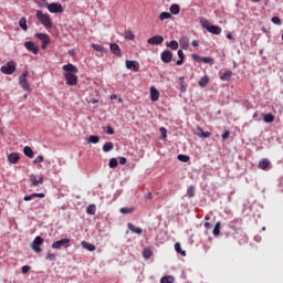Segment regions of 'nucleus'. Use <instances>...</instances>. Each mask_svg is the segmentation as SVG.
<instances>
[{
	"label": "nucleus",
	"mask_w": 283,
	"mask_h": 283,
	"mask_svg": "<svg viewBox=\"0 0 283 283\" xmlns=\"http://www.w3.org/2000/svg\"><path fill=\"white\" fill-rule=\"evenodd\" d=\"M151 255H153L151 249L145 248L143 251V258H145V260H149V258H151Z\"/></svg>",
	"instance_id": "obj_33"
},
{
	"label": "nucleus",
	"mask_w": 283,
	"mask_h": 283,
	"mask_svg": "<svg viewBox=\"0 0 283 283\" xmlns=\"http://www.w3.org/2000/svg\"><path fill=\"white\" fill-rule=\"evenodd\" d=\"M170 12H171V14H180V6L171 4L170 6Z\"/></svg>",
	"instance_id": "obj_34"
},
{
	"label": "nucleus",
	"mask_w": 283,
	"mask_h": 283,
	"mask_svg": "<svg viewBox=\"0 0 283 283\" xmlns=\"http://www.w3.org/2000/svg\"><path fill=\"white\" fill-rule=\"evenodd\" d=\"M212 233L213 235H220V222L216 223Z\"/></svg>",
	"instance_id": "obj_43"
},
{
	"label": "nucleus",
	"mask_w": 283,
	"mask_h": 283,
	"mask_svg": "<svg viewBox=\"0 0 283 283\" xmlns=\"http://www.w3.org/2000/svg\"><path fill=\"white\" fill-rule=\"evenodd\" d=\"M62 247H64V249H69V247H70V239L69 238H64V239H61L59 241H54L52 243V249H61Z\"/></svg>",
	"instance_id": "obj_9"
},
{
	"label": "nucleus",
	"mask_w": 283,
	"mask_h": 283,
	"mask_svg": "<svg viewBox=\"0 0 283 283\" xmlns=\"http://www.w3.org/2000/svg\"><path fill=\"white\" fill-rule=\"evenodd\" d=\"M180 92H187V85H185V77H179Z\"/></svg>",
	"instance_id": "obj_37"
},
{
	"label": "nucleus",
	"mask_w": 283,
	"mask_h": 283,
	"mask_svg": "<svg viewBox=\"0 0 283 283\" xmlns=\"http://www.w3.org/2000/svg\"><path fill=\"white\" fill-rule=\"evenodd\" d=\"M200 132H201V138H209L211 136L210 132H205L202 129H200Z\"/></svg>",
	"instance_id": "obj_49"
},
{
	"label": "nucleus",
	"mask_w": 283,
	"mask_h": 283,
	"mask_svg": "<svg viewBox=\"0 0 283 283\" xmlns=\"http://www.w3.org/2000/svg\"><path fill=\"white\" fill-rule=\"evenodd\" d=\"M106 134H108L109 136H112L114 134V128L112 126H107L106 127Z\"/></svg>",
	"instance_id": "obj_52"
},
{
	"label": "nucleus",
	"mask_w": 283,
	"mask_h": 283,
	"mask_svg": "<svg viewBox=\"0 0 283 283\" xmlns=\"http://www.w3.org/2000/svg\"><path fill=\"white\" fill-rule=\"evenodd\" d=\"M24 48L28 52H32V54H39V45L34 44L32 41L24 42Z\"/></svg>",
	"instance_id": "obj_10"
},
{
	"label": "nucleus",
	"mask_w": 283,
	"mask_h": 283,
	"mask_svg": "<svg viewBox=\"0 0 283 283\" xmlns=\"http://www.w3.org/2000/svg\"><path fill=\"white\" fill-rule=\"evenodd\" d=\"M86 213L88 216H95L96 214V205L92 203L86 208Z\"/></svg>",
	"instance_id": "obj_23"
},
{
	"label": "nucleus",
	"mask_w": 283,
	"mask_h": 283,
	"mask_svg": "<svg viewBox=\"0 0 283 283\" xmlns=\"http://www.w3.org/2000/svg\"><path fill=\"white\" fill-rule=\"evenodd\" d=\"M166 19H171V13L169 12H161L159 15L160 21H166Z\"/></svg>",
	"instance_id": "obj_38"
},
{
	"label": "nucleus",
	"mask_w": 283,
	"mask_h": 283,
	"mask_svg": "<svg viewBox=\"0 0 283 283\" xmlns=\"http://www.w3.org/2000/svg\"><path fill=\"white\" fill-rule=\"evenodd\" d=\"M0 72H2V74H14V72H17V62L14 61H10L8 63H6L4 65H2L0 67Z\"/></svg>",
	"instance_id": "obj_3"
},
{
	"label": "nucleus",
	"mask_w": 283,
	"mask_h": 283,
	"mask_svg": "<svg viewBox=\"0 0 283 283\" xmlns=\"http://www.w3.org/2000/svg\"><path fill=\"white\" fill-rule=\"evenodd\" d=\"M179 60L176 62V65H182V63H185V53L182 52V50H178L177 52Z\"/></svg>",
	"instance_id": "obj_24"
},
{
	"label": "nucleus",
	"mask_w": 283,
	"mask_h": 283,
	"mask_svg": "<svg viewBox=\"0 0 283 283\" xmlns=\"http://www.w3.org/2000/svg\"><path fill=\"white\" fill-rule=\"evenodd\" d=\"M202 63H206L208 65H213V57L206 56V57L202 59Z\"/></svg>",
	"instance_id": "obj_42"
},
{
	"label": "nucleus",
	"mask_w": 283,
	"mask_h": 283,
	"mask_svg": "<svg viewBox=\"0 0 283 283\" xmlns=\"http://www.w3.org/2000/svg\"><path fill=\"white\" fill-rule=\"evenodd\" d=\"M191 45H192V48H198V45H199L198 40H193L191 42Z\"/></svg>",
	"instance_id": "obj_57"
},
{
	"label": "nucleus",
	"mask_w": 283,
	"mask_h": 283,
	"mask_svg": "<svg viewBox=\"0 0 283 283\" xmlns=\"http://www.w3.org/2000/svg\"><path fill=\"white\" fill-rule=\"evenodd\" d=\"M19 85L24 90L25 92H31L30 83L28 82V71H24L20 77H19Z\"/></svg>",
	"instance_id": "obj_5"
},
{
	"label": "nucleus",
	"mask_w": 283,
	"mask_h": 283,
	"mask_svg": "<svg viewBox=\"0 0 283 283\" xmlns=\"http://www.w3.org/2000/svg\"><path fill=\"white\" fill-rule=\"evenodd\" d=\"M19 25L24 32L28 31V20L25 18L19 20Z\"/></svg>",
	"instance_id": "obj_29"
},
{
	"label": "nucleus",
	"mask_w": 283,
	"mask_h": 283,
	"mask_svg": "<svg viewBox=\"0 0 283 283\" xmlns=\"http://www.w3.org/2000/svg\"><path fill=\"white\" fill-rule=\"evenodd\" d=\"M108 166L111 169H116L118 167V159L116 158H111L108 161Z\"/></svg>",
	"instance_id": "obj_36"
},
{
	"label": "nucleus",
	"mask_w": 283,
	"mask_h": 283,
	"mask_svg": "<svg viewBox=\"0 0 283 283\" xmlns=\"http://www.w3.org/2000/svg\"><path fill=\"white\" fill-rule=\"evenodd\" d=\"M227 39H229L230 41H233L235 38H233V35L231 33H228L227 35Z\"/></svg>",
	"instance_id": "obj_59"
},
{
	"label": "nucleus",
	"mask_w": 283,
	"mask_h": 283,
	"mask_svg": "<svg viewBox=\"0 0 283 283\" xmlns=\"http://www.w3.org/2000/svg\"><path fill=\"white\" fill-rule=\"evenodd\" d=\"M120 213L127 214V213H134V208H120L119 209Z\"/></svg>",
	"instance_id": "obj_41"
},
{
	"label": "nucleus",
	"mask_w": 283,
	"mask_h": 283,
	"mask_svg": "<svg viewBox=\"0 0 283 283\" xmlns=\"http://www.w3.org/2000/svg\"><path fill=\"white\" fill-rule=\"evenodd\" d=\"M23 99H24V101L28 99V95H27V94L23 95Z\"/></svg>",
	"instance_id": "obj_63"
},
{
	"label": "nucleus",
	"mask_w": 283,
	"mask_h": 283,
	"mask_svg": "<svg viewBox=\"0 0 283 283\" xmlns=\"http://www.w3.org/2000/svg\"><path fill=\"white\" fill-rule=\"evenodd\" d=\"M35 38L42 41V50H46L48 45H50V35L45 33H35Z\"/></svg>",
	"instance_id": "obj_8"
},
{
	"label": "nucleus",
	"mask_w": 283,
	"mask_h": 283,
	"mask_svg": "<svg viewBox=\"0 0 283 283\" xmlns=\"http://www.w3.org/2000/svg\"><path fill=\"white\" fill-rule=\"evenodd\" d=\"M127 227L129 231H132V233H136L137 235L143 234V228H137L136 226H134V223H127Z\"/></svg>",
	"instance_id": "obj_18"
},
{
	"label": "nucleus",
	"mask_w": 283,
	"mask_h": 283,
	"mask_svg": "<svg viewBox=\"0 0 283 283\" xmlns=\"http://www.w3.org/2000/svg\"><path fill=\"white\" fill-rule=\"evenodd\" d=\"M202 28L210 32V34H222V28L211 24L209 20L202 22Z\"/></svg>",
	"instance_id": "obj_4"
},
{
	"label": "nucleus",
	"mask_w": 283,
	"mask_h": 283,
	"mask_svg": "<svg viewBox=\"0 0 283 283\" xmlns=\"http://www.w3.org/2000/svg\"><path fill=\"white\" fill-rule=\"evenodd\" d=\"M43 176H41L39 179H38V187H39V185H43Z\"/></svg>",
	"instance_id": "obj_58"
},
{
	"label": "nucleus",
	"mask_w": 283,
	"mask_h": 283,
	"mask_svg": "<svg viewBox=\"0 0 283 283\" xmlns=\"http://www.w3.org/2000/svg\"><path fill=\"white\" fill-rule=\"evenodd\" d=\"M20 158L21 156H19V153H11L8 155V160L11 163V165H17Z\"/></svg>",
	"instance_id": "obj_17"
},
{
	"label": "nucleus",
	"mask_w": 283,
	"mask_h": 283,
	"mask_svg": "<svg viewBox=\"0 0 283 283\" xmlns=\"http://www.w3.org/2000/svg\"><path fill=\"white\" fill-rule=\"evenodd\" d=\"M252 3H260L261 0H250Z\"/></svg>",
	"instance_id": "obj_62"
},
{
	"label": "nucleus",
	"mask_w": 283,
	"mask_h": 283,
	"mask_svg": "<svg viewBox=\"0 0 283 283\" xmlns=\"http://www.w3.org/2000/svg\"><path fill=\"white\" fill-rule=\"evenodd\" d=\"M36 18L39 19L40 23L46 28V30L52 28V20L50 19V15L43 13V11H36Z\"/></svg>",
	"instance_id": "obj_2"
},
{
	"label": "nucleus",
	"mask_w": 283,
	"mask_h": 283,
	"mask_svg": "<svg viewBox=\"0 0 283 283\" xmlns=\"http://www.w3.org/2000/svg\"><path fill=\"white\" fill-rule=\"evenodd\" d=\"M205 228H206V229H211V223L206 222V223H205Z\"/></svg>",
	"instance_id": "obj_60"
},
{
	"label": "nucleus",
	"mask_w": 283,
	"mask_h": 283,
	"mask_svg": "<svg viewBox=\"0 0 283 283\" xmlns=\"http://www.w3.org/2000/svg\"><path fill=\"white\" fill-rule=\"evenodd\" d=\"M118 103H123V98H119V99H118Z\"/></svg>",
	"instance_id": "obj_64"
},
{
	"label": "nucleus",
	"mask_w": 283,
	"mask_h": 283,
	"mask_svg": "<svg viewBox=\"0 0 283 283\" xmlns=\"http://www.w3.org/2000/svg\"><path fill=\"white\" fill-rule=\"evenodd\" d=\"M82 247L83 249H86V251H96V245L86 241H82Z\"/></svg>",
	"instance_id": "obj_20"
},
{
	"label": "nucleus",
	"mask_w": 283,
	"mask_h": 283,
	"mask_svg": "<svg viewBox=\"0 0 283 283\" xmlns=\"http://www.w3.org/2000/svg\"><path fill=\"white\" fill-rule=\"evenodd\" d=\"M116 98H118V96L116 94L111 95V101H115Z\"/></svg>",
	"instance_id": "obj_61"
},
{
	"label": "nucleus",
	"mask_w": 283,
	"mask_h": 283,
	"mask_svg": "<svg viewBox=\"0 0 283 283\" xmlns=\"http://www.w3.org/2000/svg\"><path fill=\"white\" fill-rule=\"evenodd\" d=\"M99 140H101V137H98L97 135H91L88 137L87 143H92L93 145H96L99 143Z\"/></svg>",
	"instance_id": "obj_31"
},
{
	"label": "nucleus",
	"mask_w": 283,
	"mask_h": 283,
	"mask_svg": "<svg viewBox=\"0 0 283 283\" xmlns=\"http://www.w3.org/2000/svg\"><path fill=\"white\" fill-rule=\"evenodd\" d=\"M271 21L272 23H274V25H282V20L280 19V17H273Z\"/></svg>",
	"instance_id": "obj_45"
},
{
	"label": "nucleus",
	"mask_w": 283,
	"mask_h": 283,
	"mask_svg": "<svg viewBox=\"0 0 283 283\" xmlns=\"http://www.w3.org/2000/svg\"><path fill=\"white\" fill-rule=\"evenodd\" d=\"M263 120L264 123H273V120H275V116H273L271 113H268L263 116Z\"/></svg>",
	"instance_id": "obj_30"
},
{
	"label": "nucleus",
	"mask_w": 283,
	"mask_h": 283,
	"mask_svg": "<svg viewBox=\"0 0 283 283\" xmlns=\"http://www.w3.org/2000/svg\"><path fill=\"white\" fill-rule=\"evenodd\" d=\"M176 282V279L171 275L163 276L160 279V283H174Z\"/></svg>",
	"instance_id": "obj_25"
},
{
	"label": "nucleus",
	"mask_w": 283,
	"mask_h": 283,
	"mask_svg": "<svg viewBox=\"0 0 283 283\" xmlns=\"http://www.w3.org/2000/svg\"><path fill=\"white\" fill-rule=\"evenodd\" d=\"M165 41V38L163 35H154L153 38H149L147 40L148 45H160Z\"/></svg>",
	"instance_id": "obj_11"
},
{
	"label": "nucleus",
	"mask_w": 283,
	"mask_h": 283,
	"mask_svg": "<svg viewBox=\"0 0 283 283\" xmlns=\"http://www.w3.org/2000/svg\"><path fill=\"white\" fill-rule=\"evenodd\" d=\"M126 67L127 70H133V72H138V70H140V64L136 61L126 60Z\"/></svg>",
	"instance_id": "obj_13"
},
{
	"label": "nucleus",
	"mask_w": 283,
	"mask_h": 283,
	"mask_svg": "<svg viewBox=\"0 0 283 283\" xmlns=\"http://www.w3.org/2000/svg\"><path fill=\"white\" fill-rule=\"evenodd\" d=\"M111 52L115 54L116 56H123V53L120 51V46L117 43H111L109 44Z\"/></svg>",
	"instance_id": "obj_14"
},
{
	"label": "nucleus",
	"mask_w": 283,
	"mask_h": 283,
	"mask_svg": "<svg viewBox=\"0 0 283 283\" xmlns=\"http://www.w3.org/2000/svg\"><path fill=\"white\" fill-rule=\"evenodd\" d=\"M48 10L52 14H56V13L61 14V13H63V6H61V3L52 2V3L48 4Z\"/></svg>",
	"instance_id": "obj_7"
},
{
	"label": "nucleus",
	"mask_w": 283,
	"mask_h": 283,
	"mask_svg": "<svg viewBox=\"0 0 283 283\" xmlns=\"http://www.w3.org/2000/svg\"><path fill=\"white\" fill-rule=\"evenodd\" d=\"M124 38L127 40V41H134V39H136V35H134V32L132 31H125L124 32Z\"/></svg>",
	"instance_id": "obj_28"
},
{
	"label": "nucleus",
	"mask_w": 283,
	"mask_h": 283,
	"mask_svg": "<svg viewBox=\"0 0 283 283\" xmlns=\"http://www.w3.org/2000/svg\"><path fill=\"white\" fill-rule=\"evenodd\" d=\"M92 48L95 50V52H105V48H103L101 44H92Z\"/></svg>",
	"instance_id": "obj_40"
},
{
	"label": "nucleus",
	"mask_w": 283,
	"mask_h": 283,
	"mask_svg": "<svg viewBox=\"0 0 283 283\" xmlns=\"http://www.w3.org/2000/svg\"><path fill=\"white\" fill-rule=\"evenodd\" d=\"M119 165H127V158L119 157Z\"/></svg>",
	"instance_id": "obj_55"
},
{
	"label": "nucleus",
	"mask_w": 283,
	"mask_h": 283,
	"mask_svg": "<svg viewBox=\"0 0 283 283\" xmlns=\"http://www.w3.org/2000/svg\"><path fill=\"white\" fill-rule=\"evenodd\" d=\"M23 154L27 156V158H34V150L30 146H25L23 148Z\"/></svg>",
	"instance_id": "obj_21"
},
{
	"label": "nucleus",
	"mask_w": 283,
	"mask_h": 283,
	"mask_svg": "<svg viewBox=\"0 0 283 283\" xmlns=\"http://www.w3.org/2000/svg\"><path fill=\"white\" fill-rule=\"evenodd\" d=\"M229 136H231V132H229V130H226V132L221 135V137H222L223 140H227V138H229Z\"/></svg>",
	"instance_id": "obj_51"
},
{
	"label": "nucleus",
	"mask_w": 283,
	"mask_h": 283,
	"mask_svg": "<svg viewBox=\"0 0 283 283\" xmlns=\"http://www.w3.org/2000/svg\"><path fill=\"white\" fill-rule=\"evenodd\" d=\"M33 198H34V197H32V195H30V196H24V197H23V200H24L25 202H30V200H33Z\"/></svg>",
	"instance_id": "obj_56"
},
{
	"label": "nucleus",
	"mask_w": 283,
	"mask_h": 283,
	"mask_svg": "<svg viewBox=\"0 0 283 283\" xmlns=\"http://www.w3.org/2000/svg\"><path fill=\"white\" fill-rule=\"evenodd\" d=\"M192 59L197 62V63H201L202 62V56L198 55V54H192Z\"/></svg>",
	"instance_id": "obj_47"
},
{
	"label": "nucleus",
	"mask_w": 283,
	"mask_h": 283,
	"mask_svg": "<svg viewBox=\"0 0 283 283\" xmlns=\"http://www.w3.org/2000/svg\"><path fill=\"white\" fill-rule=\"evenodd\" d=\"M209 85V76H203L199 80V86L200 87H207Z\"/></svg>",
	"instance_id": "obj_27"
},
{
	"label": "nucleus",
	"mask_w": 283,
	"mask_h": 283,
	"mask_svg": "<svg viewBox=\"0 0 283 283\" xmlns=\"http://www.w3.org/2000/svg\"><path fill=\"white\" fill-rule=\"evenodd\" d=\"M103 151L104 154H107L108 151H112V149H114V143L112 142H107L103 145Z\"/></svg>",
	"instance_id": "obj_22"
},
{
	"label": "nucleus",
	"mask_w": 283,
	"mask_h": 283,
	"mask_svg": "<svg viewBox=\"0 0 283 283\" xmlns=\"http://www.w3.org/2000/svg\"><path fill=\"white\" fill-rule=\"evenodd\" d=\"M187 196H188V198H193V196H196V187L195 186L188 187Z\"/></svg>",
	"instance_id": "obj_35"
},
{
	"label": "nucleus",
	"mask_w": 283,
	"mask_h": 283,
	"mask_svg": "<svg viewBox=\"0 0 283 283\" xmlns=\"http://www.w3.org/2000/svg\"><path fill=\"white\" fill-rule=\"evenodd\" d=\"M43 238L35 237V239L31 243V249L34 251V253H41V251H43V249H41V244H43Z\"/></svg>",
	"instance_id": "obj_6"
},
{
	"label": "nucleus",
	"mask_w": 283,
	"mask_h": 283,
	"mask_svg": "<svg viewBox=\"0 0 283 283\" xmlns=\"http://www.w3.org/2000/svg\"><path fill=\"white\" fill-rule=\"evenodd\" d=\"M269 167H271V161L268 158H263L261 161H259V169L266 171Z\"/></svg>",
	"instance_id": "obj_16"
},
{
	"label": "nucleus",
	"mask_w": 283,
	"mask_h": 283,
	"mask_svg": "<svg viewBox=\"0 0 283 283\" xmlns=\"http://www.w3.org/2000/svg\"><path fill=\"white\" fill-rule=\"evenodd\" d=\"M160 59L163 63H169L170 61L174 60V53H171V51L169 50H165L164 52H161Z\"/></svg>",
	"instance_id": "obj_12"
},
{
	"label": "nucleus",
	"mask_w": 283,
	"mask_h": 283,
	"mask_svg": "<svg viewBox=\"0 0 283 283\" xmlns=\"http://www.w3.org/2000/svg\"><path fill=\"white\" fill-rule=\"evenodd\" d=\"M160 132H161L163 138H167V128L161 127Z\"/></svg>",
	"instance_id": "obj_54"
},
{
	"label": "nucleus",
	"mask_w": 283,
	"mask_h": 283,
	"mask_svg": "<svg viewBox=\"0 0 283 283\" xmlns=\"http://www.w3.org/2000/svg\"><path fill=\"white\" fill-rule=\"evenodd\" d=\"M32 197L33 198H45V193H43V192H41V193L34 192V193H32Z\"/></svg>",
	"instance_id": "obj_53"
},
{
	"label": "nucleus",
	"mask_w": 283,
	"mask_h": 283,
	"mask_svg": "<svg viewBox=\"0 0 283 283\" xmlns=\"http://www.w3.org/2000/svg\"><path fill=\"white\" fill-rule=\"evenodd\" d=\"M30 269H31L30 265H23V266H22V273H23V275L30 273Z\"/></svg>",
	"instance_id": "obj_50"
},
{
	"label": "nucleus",
	"mask_w": 283,
	"mask_h": 283,
	"mask_svg": "<svg viewBox=\"0 0 283 283\" xmlns=\"http://www.w3.org/2000/svg\"><path fill=\"white\" fill-rule=\"evenodd\" d=\"M41 163H43V156L39 155L35 159H34V164L35 165H41Z\"/></svg>",
	"instance_id": "obj_48"
},
{
	"label": "nucleus",
	"mask_w": 283,
	"mask_h": 283,
	"mask_svg": "<svg viewBox=\"0 0 283 283\" xmlns=\"http://www.w3.org/2000/svg\"><path fill=\"white\" fill-rule=\"evenodd\" d=\"M175 251L180 253L184 258L187 255V252L182 250L181 245L179 242L175 243Z\"/></svg>",
	"instance_id": "obj_32"
},
{
	"label": "nucleus",
	"mask_w": 283,
	"mask_h": 283,
	"mask_svg": "<svg viewBox=\"0 0 283 283\" xmlns=\"http://www.w3.org/2000/svg\"><path fill=\"white\" fill-rule=\"evenodd\" d=\"M166 48H169L170 50H178V41L172 40L170 42H167Z\"/></svg>",
	"instance_id": "obj_26"
},
{
	"label": "nucleus",
	"mask_w": 283,
	"mask_h": 283,
	"mask_svg": "<svg viewBox=\"0 0 283 283\" xmlns=\"http://www.w3.org/2000/svg\"><path fill=\"white\" fill-rule=\"evenodd\" d=\"M233 76L232 71H224L223 74L220 76V81H231V77Z\"/></svg>",
	"instance_id": "obj_19"
},
{
	"label": "nucleus",
	"mask_w": 283,
	"mask_h": 283,
	"mask_svg": "<svg viewBox=\"0 0 283 283\" xmlns=\"http://www.w3.org/2000/svg\"><path fill=\"white\" fill-rule=\"evenodd\" d=\"M29 180H30L32 187H38L39 179H36V175H30Z\"/></svg>",
	"instance_id": "obj_39"
},
{
	"label": "nucleus",
	"mask_w": 283,
	"mask_h": 283,
	"mask_svg": "<svg viewBox=\"0 0 283 283\" xmlns=\"http://www.w3.org/2000/svg\"><path fill=\"white\" fill-rule=\"evenodd\" d=\"M158 98H160V92H158L156 87L151 86L150 87V99L153 101V103H156V101H158Z\"/></svg>",
	"instance_id": "obj_15"
},
{
	"label": "nucleus",
	"mask_w": 283,
	"mask_h": 283,
	"mask_svg": "<svg viewBox=\"0 0 283 283\" xmlns=\"http://www.w3.org/2000/svg\"><path fill=\"white\" fill-rule=\"evenodd\" d=\"M62 70L65 72L64 73V78L66 81V85H77L78 84V76L76 74H78V69L72 64H65L62 66Z\"/></svg>",
	"instance_id": "obj_1"
},
{
	"label": "nucleus",
	"mask_w": 283,
	"mask_h": 283,
	"mask_svg": "<svg viewBox=\"0 0 283 283\" xmlns=\"http://www.w3.org/2000/svg\"><path fill=\"white\" fill-rule=\"evenodd\" d=\"M178 160H180L181 163H189V156L187 155H178Z\"/></svg>",
	"instance_id": "obj_44"
},
{
	"label": "nucleus",
	"mask_w": 283,
	"mask_h": 283,
	"mask_svg": "<svg viewBox=\"0 0 283 283\" xmlns=\"http://www.w3.org/2000/svg\"><path fill=\"white\" fill-rule=\"evenodd\" d=\"M46 260H49V262H55V260H56V254H54V253H48V254H46Z\"/></svg>",
	"instance_id": "obj_46"
}]
</instances>
